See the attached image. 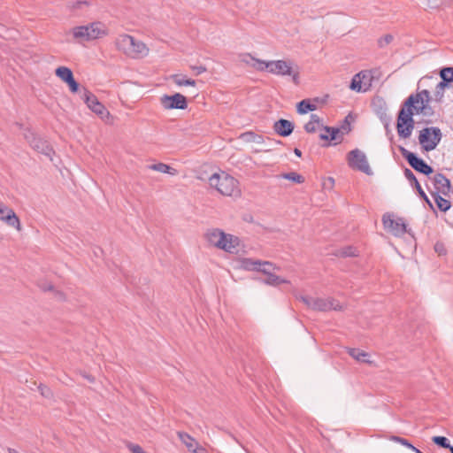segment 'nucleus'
<instances>
[{"instance_id": "nucleus-4", "label": "nucleus", "mask_w": 453, "mask_h": 453, "mask_svg": "<svg viewBox=\"0 0 453 453\" xmlns=\"http://www.w3.org/2000/svg\"><path fill=\"white\" fill-rule=\"evenodd\" d=\"M72 34L76 40L88 42L107 35L108 32L105 26L97 21L86 26L75 27L72 29Z\"/></svg>"}, {"instance_id": "nucleus-13", "label": "nucleus", "mask_w": 453, "mask_h": 453, "mask_svg": "<svg viewBox=\"0 0 453 453\" xmlns=\"http://www.w3.org/2000/svg\"><path fill=\"white\" fill-rule=\"evenodd\" d=\"M372 111L379 117L386 130L388 132L391 118L388 114V108L385 101L381 97H375L372 101Z\"/></svg>"}, {"instance_id": "nucleus-44", "label": "nucleus", "mask_w": 453, "mask_h": 453, "mask_svg": "<svg viewBox=\"0 0 453 453\" xmlns=\"http://www.w3.org/2000/svg\"><path fill=\"white\" fill-rule=\"evenodd\" d=\"M127 448L132 452V453H147L143 450V449L138 445L132 442H127L126 444Z\"/></svg>"}, {"instance_id": "nucleus-6", "label": "nucleus", "mask_w": 453, "mask_h": 453, "mask_svg": "<svg viewBox=\"0 0 453 453\" xmlns=\"http://www.w3.org/2000/svg\"><path fill=\"white\" fill-rule=\"evenodd\" d=\"M81 98L84 101L88 108L96 114L101 119L105 120L110 118V111L88 88H82L81 91Z\"/></svg>"}, {"instance_id": "nucleus-43", "label": "nucleus", "mask_w": 453, "mask_h": 453, "mask_svg": "<svg viewBox=\"0 0 453 453\" xmlns=\"http://www.w3.org/2000/svg\"><path fill=\"white\" fill-rule=\"evenodd\" d=\"M393 39L394 37L392 35H386L378 40V45L380 48H384L385 46L388 45L393 41Z\"/></svg>"}, {"instance_id": "nucleus-34", "label": "nucleus", "mask_w": 453, "mask_h": 453, "mask_svg": "<svg viewBox=\"0 0 453 453\" xmlns=\"http://www.w3.org/2000/svg\"><path fill=\"white\" fill-rule=\"evenodd\" d=\"M172 81L177 86H196V81L193 79H187L185 76L180 74H173L171 76Z\"/></svg>"}, {"instance_id": "nucleus-45", "label": "nucleus", "mask_w": 453, "mask_h": 453, "mask_svg": "<svg viewBox=\"0 0 453 453\" xmlns=\"http://www.w3.org/2000/svg\"><path fill=\"white\" fill-rule=\"evenodd\" d=\"M69 87V89L72 93H77L80 88V84L75 81L74 77H73L69 81L66 82Z\"/></svg>"}, {"instance_id": "nucleus-1", "label": "nucleus", "mask_w": 453, "mask_h": 453, "mask_svg": "<svg viewBox=\"0 0 453 453\" xmlns=\"http://www.w3.org/2000/svg\"><path fill=\"white\" fill-rule=\"evenodd\" d=\"M430 101L431 96L427 89L411 94L405 99L398 111L396 120L397 134L401 138L406 139L411 135L415 126V114L428 117L434 115V110L429 105Z\"/></svg>"}, {"instance_id": "nucleus-35", "label": "nucleus", "mask_w": 453, "mask_h": 453, "mask_svg": "<svg viewBox=\"0 0 453 453\" xmlns=\"http://www.w3.org/2000/svg\"><path fill=\"white\" fill-rule=\"evenodd\" d=\"M240 263L241 266L247 271H257L259 260L244 257L241 259Z\"/></svg>"}, {"instance_id": "nucleus-11", "label": "nucleus", "mask_w": 453, "mask_h": 453, "mask_svg": "<svg viewBox=\"0 0 453 453\" xmlns=\"http://www.w3.org/2000/svg\"><path fill=\"white\" fill-rule=\"evenodd\" d=\"M160 103L166 110H185L188 107L187 98L180 93H175L172 96L164 95L160 98Z\"/></svg>"}, {"instance_id": "nucleus-16", "label": "nucleus", "mask_w": 453, "mask_h": 453, "mask_svg": "<svg viewBox=\"0 0 453 453\" xmlns=\"http://www.w3.org/2000/svg\"><path fill=\"white\" fill-rule=\"evenodd\" d=\"M0 220L19 231L21 229L19 219L15 211L3 203H0Z\"/></svg>"}, {"instance_id": "nucleus-24", "label": "nucleus", "mask_w": 453, "mask_h": 453, "mask_svg": "<svg viewBox=\"0 0 453 453\" xmlns=\"http://www.w3.org/2000/svg\"><path fill=\"white\" fill-rule=\"evenodd\" d=\"M321 121L322 119L317 114H311L310 121L304 125V130L310 134L315 133L320 125L323 127Z\"/></svg>"}, {"instance_id": "nucleus-47", "label": "nucleus", "mask_w": 453, "mask_h": 453, "mask_svg": "<svg viewBox=\"0 0 453 453\" xmlns=\"http://www.w3.org/2000/svg\"><path fill=\"white\" fill-rule=\"evenodd\" d=\"M190 68L195 72L196 75H199L206 72V67L203 65H191Z\"/></svg>"}, {"instance_id": "nucleus-25", "label": "nucleus", "mask_w": 453, "mask_h": 453, "mask_svg": "<svg viewBox=\"0 0 453 453\" xmlns=\"http://www.w3.org/2000/svg\"><path fill=\"white\" fill-rule=\"evenodd\" d=\"M324 130L327 134H320L319 138L324 141H335L339 138L338 134L341 133V129L339 127H331L325 126L323 127Z\"/></svg>"}, {"instance_id": "nucleus-46", "label": "nucleus", "mask_w": 453, "mask_h": 453, "mask_svg": "<svg viewBox=\"0 0 453 453\" xmlns=\"http://www.w3.org/2000/svg\"><path fill=\"white\" fill-rule=\"evenodd\" d=\"M299 299L309 308L311 309L312 302L314 300L313 296H300Z\"/></svg>"}, {"instance_id": "nucleus-52", "label": "nucleus", "mask_w": 453, "mask_h": 453, "mask_svg": "<svg viewBox=\"0 0 453 453\" xmlns=\"http://www.w3.org/2000/svg\"><path fill=\"white\" fill-rule=\"evenodd\" d=\"M54 295H55L56 298H58V300L63 301L65 299L64 293L61 291L54 290Z\"/></svg>"}, {"instance_id": "nucleus-14", "label": "nucleus", "mask_w": 453, "mask_h": 453, "mask_svg": "<svg viewBox=\"0 0 453 453\" xmlns=\"http://www.w3.org/2000/svg\"><path fill=\"white\" fill-rule=\"evenodd\" d=\"M430 180L434 189V191H431L427 187L431 195L432 193L441 194L443 196H448L449 194L451 188L450 181L444 174L438 173L431 177Z\"/></svg>"}, {"instance_id": "nucleus-19", "label": "nucleus", "mask_w": 453, "mask_h": 453, "mask_svg": "<svg viewBox=\"0 0 453 453\" xmlns=\"http://www.w3.org/2000/svg\"><path fill=\"white\" fill-rule=\"evenodd\" d=\"M205 238L210 244L222 250L226 245V234L219 228H213L207 231Z\"/></svg>"}, {"instance_id": "nucleus-48", "label": "nucleus", "mask_w": 453, "mask_h": 453, "mask_svg": "<svg viewBox=\"0 0 453 453\" xmlns=\"http://www.w3.org/2000/svg\"><path fill=\"white\" fill-rule=\"evenodd\" d=\"M39 287L41 288L42 290H43L45 292L46 291H54V286L49 282L41 283L39 285Z\"/></svg>"}, {"instance_id": "nucleus-29", "label": "nucleus", "mask_w": 453, "mask_h": 453, "mask_svg": "<svg viewBox=\"0 0 453 453\" xmlns=\"http://www.w3.org/2000/svg\"><path fill=\"white\" fill-rule=\"evenodd\" d=\"M148 168L153 171L168 173L171 175H175L177 173L176 169L164 163L153 164L149 165Z\"/></svg>"}, {"instance_id": "nucleus-3", "label": "nucleus", "mask_w": 453, "mask_h": 453, "mask_svg": "<svg viewBox=\"0 0 453 453\" xmlns=\"http://www.w3.org/2000/svg\"><path fill=\"white\" fill-rule=\"evenodd\" d=\"M115 44L119 50L132 58H141L149 53V48L143 42L135 40L129 35H119Z\"/></svg>"}, {"instance_id": "nucleus-56", "label": "nucleus", "mask_w": 453, "mask_h": 453, "mask_svg": "<svg viewBox=\"0 0 453 453\" xmlns=\"http://www.w3.org/2000/svg\"><path fill=\"white\" fill-rule=\"evenodd\" d=\"M447 449H449L450 453H453V446H451V445L449 444V448H447Z\"/></svg>"}, {"instance_id": "nucleus-20", "label": "nucleus", "mask_w": 453, "mask_h": 453, "mask_svg": "<svg viewBox=\"0 0 453 453\" xmlns=\"http://www.w3.org/2000/svg\"><path fill=\"white\" fill-rule=\"evenodd\" d=\"M294 127L293 122L284 119L277 120L273 125L275 133L283 137L289 136L293 133Z\"/></svg>"}, {"instance_id": "nucleus-40", "label": "nucleus", "mask_w": 453, "mask_h": 453, "mask_svg": "<svg viewBox=\"0 0 453 453\" xmlns=\"http://www.w3.org/2000/svg\"><path fill=\"white\" fill-rule=\"evenodd\" d=\"M432 441L434 444H436L437 446H439L441 448H443V449L449 448V441L444 436H434L432 438Z\"/></svg>"}, {"instance_id": "nucleus-51", "label": "nucleus", "mask_w": 453, "mask_h": 453, "mask_svg": "<svg viewBox=\"0 0 453 453\" xmlns=\"http://www.w3.org/2000/svg\"><path fill=\"white\" fill-rule=\"evenodd\" d=\"M190 452L192 453H206L205 449L200 447L199 444H196V448H194Z\"/></svg>"}, {"instance_id": "nucleus-32", "label": "nucleus", "mask_w": 453, "mask_h": 453, "mask_svg": "<svg viewBox=\"0 0 453 453\" xmlns=\"http://www.w3.org/2000/svg\"><path fill=\"white\" fill-rule=\"evenodd\" d=\"M266 276V279L263 280L262 282L269 286L276 287L281 283H289L288 280L282 279L273 273L267 274Z\"/></svg>"}, {"instance_id": "nucleus-10", "label": "nucleus", "mask_w": 453, "mask_h": 453, "mask_svg": "<svg viewBox=\"0 0 453 453\" xmlns=\"http://www.w3.org/2000/svg\"><path fill=\"white\" fill-rule=\"evenodd\" d=\"M384 228L396 237L403 236L407 232V225L403 218L395 219L393 213L387 212L382 216Z\"/></svg>"}, {"instance_id": "nucleus-8", "label": "nucleus", "mask_w": 453, "mask_h": 453, "mask_svg": "<svg viewBox=\"0 0 453 453\" xmlns=\"http://www.w3.org/2000/svg\"><path fill=\"white\" fill-rule=\"evenodd\" d=\"M25 139L29 143L30 147L46 157H48L50 160H52V157L55 154L54 150L50 145L48 141L42 139L40 136H37L35 133L31 131H27L24 134Z\"/></svg>"}, {"instance_id": "nucleus-9", "label": "nucleus", "mask_w": 453, "mask_h": 453, "mask_svg": "<svg viewBox=\"0 0 453 453\" xmlns=\"http://www.w3.org/2000/svg\"><path fill=\"white\" fill-rule=\"evenodd\" d=\"M348 164L350 168L367 175H372L373 173L365 154L358 149L352 150L348 153Z\"/></svg>"}, {"instance_id": "nucleus-26", "label": "nucleus", "mask_w": 453, "mask_h": 453, "mask_svg": "<svg viewBox=\"0 0 453 453\" xmlns=\"http://www.w3.org/2000/svg\"><path fill=\"white\" fill-rule=\"evenodd\" d=\"M431 196L434 197L436 206L441 211L446 212L447 211H449L450 209V207H451L450 202L449 200L443 198L441 196V194L432 193Z\"/></svg>"}, {"instance_id": "nucleus-55", "label": "nucleus", "mask_w": 453, "mask_h": 453, "mask_svg": "<svg viewBox=\"0 0 453 453\" xmlns=\"http://www.w3.org/2000/svg\"><path fill=\"white\" fill-rule=\"evenodd\" d=\"M7 452L8 453H19L18 450L12 449V448H7Z\"/></svg>"}, {"instance_id": "nucleus-42", "label": "nucleus", "mask_w": 453, "mask_h": 453, "mask_svg": "<svg viewBox=\"0 0 453 453\" xmlns=\"http://www.w3.org/2000/svg\"><path fill=\"white\" fill-rule=\"evenodd\" d=\"M38 390L40 391L41 395L45 398H51L53 396L51 389L46 385L40 384L38 386Z\"/></svg>"}, {"instance_id": "nucleus-54", "label": "nucleus", "mask_w": 453, "mask_h": 453, "mask_svg": "<svg viewBox=\"0 0 453 453\" xmlns=\"http://www.w3.org/2000/svg\"><path fill=\"white\" fill-rule=\"evenodd\" d=\"M294 153L299 157L302 156V151L297 148L294 150Z\"/></svg>"}, {"instance_id": "nucleus-50", "label": "nucleus", "mask_w": 453, "mask_h": 453, "mask_svg": "<svg viewBox=\"0 0 453 453\" xmlns=\"http://www.w3.org/2000/svg\"><path fill=\"white\" fill-rule=\"evenodd\" d=\"M292 77V81L295 84H299V73L292 69V73L289 75Z\"/></svg>"}, {"instance_id": "nucleus-36", "label": "nucleus", "mask_w": 453, "mask_h": 453, "mask_svg": "<svg viewBox=\"0 0 453 453\" xmlns=\"http://www.w3.org/2000/svg\"><path fill=\"white\" fill-rule=\"evenodd\" d=\"M389 439L395 442H398V443L411 449L413 452L423 453L418 449H417L415 446H413L408 440H406L403 437L392 435V436H390Z\"/></svg>"}, {"instance_id": "nucleus-41", "label": "nucleus", "mask_w": 453, "mask_h": 453, "mask_svg": "<svg viewBox=\"0 0 453 453\" xmlns=\"http://www.w3.org/2000/svg\"><path fill=\"white\" fill-rule=\"evenodd\" d=\"M339 255L343 257H356L357 250L354 247L348 246V247L342 248L339 251Z\"/></svg>"}, {"instance_id": "nucleus-28", "label": "nucleus", "mask_w": 453, "mask_h": 453, "mask_svg": "<svg viewBox=\"0 0 453 453\" xmlns=\"http://www.w3.org/2000/svg\"><path fill=\"white\" fill-rule=\"evenodd\" d=\"M316 109V104H311L309 99H303L296 104V111L299 114H306L307 112L315 111Z\"/></svg>"}, {"instance_id": "nucleus-38", "label": "nucleus", "mask_w": 453, "mask_h": 453, "mask_svg": "<svg viewBox=\"0 0 453 453\" xmlns=\"http://www.w3.org/2000/svg\"><path fill=\"white\" fill-rule=\"evenodd\" d=\"M353 119L351 114H348L344 120L342 121L341 127H339L341 130V134H342V136L343 134H348L349 132H350L351 130V127H350V121Z\"/></svg>"}, {"instance_id": "nucleus-12", "label": "nucleus", "mask_w": 453, "mask_h": 453, "mask_svg": "<svg viewBox=\"0 0 453 453\" xmlns=\"http://www.w3.org/2000/svg\"><path fill=\"white\" fill-rule=\"evenodd\" d=\"M441 81L436 85L434 97L437 102H441L444 96V89L449 83L453 82V67H443L440 71Z\"/></svg>"}, {"instance_id": "nucleus-7", "label": "nucleus", "mask_w": 453, "mask_h": 453, "mask_svg": "<svg viewBox=\"0 0 453 453\" xmlns=\"http://www.w3.org/2000/svg\"><path fill=\"white\" fill-rule=\"evenodd\" d=\"M399 150L408 164L418 173L426 176L434 173V168L414 152L409 151L403 146L399 147Z\"/></svg>"}, {"instance_id": "nucleus-33", "label": "nucleus", "mask_w": 453, "mask_h": 453, "mask_svg": "<svg viewBox=\"0 0 453 453\" xmlns=\"http://www.w3.org/2000/svg\"><path fill=\"white\" fill-rule=\"evenodd\" d=\"M247 57H249L254 63L252 64V66L257 70V71H267L270 70V61H265L258 58H256L252 57L250 54H247Z\"/></svg>"}, {"instance_id": "nucleus-15", "label": "nucleus", "mask_w": 453, "mask_h": 453, "mask_svg": "<svg viewBox=\"0 0 453 453\" xmlns=\"http://www.w3.org/2000/svg\"><path fill=\"white\" fill-rule=\"evenodd\" d=\"M312 310L318 311H342V306L335 299L314 297Z\"/></svg>"}, {"instance_id": "nucleus-49", "label": "nucleus", "mask_w": 453, "mask_h": 453, "mask_svg": "<svg viewBox=\"0 0 453 453\" xmlns=\"http://www.w3.org/2000/svg\"><path fill=\"white\" fill-rule=\"evenodd\" d=\"M82 5H89V3L87 1H75L72 4V8L78 9L81 8Z\"/></svg>"}, {"instance_id": "nucleus-22", "label": "nucleus", "mask_w": 453, "mask_h": 453, "mask_svg": "<svg viewBox=\"0 0 453 453\" xmlns=\"http://www.w3.org/2000/svg\"><path fill=\"white\" fill-rule=\"evenodd\" d=\"M240 239L233 234H226V245L222 247V250L231 253L237 254L239 252Z\"/></svg>"}, {"instance_id": "nucleus-27", "label": "nucleus", "mask_w": 453, "mask_h": 453, "mask_svg": "<svg viewBox=\"0 0 453 453\" xmlns=\"http://www.w3.org/2000/svg\"><path fill=\"white\" fill-rule=\"evenodd\" d=\"M179 439L187 447L188 451H191L194 448H196L197 441L185 432L177 433Z\"/></svg>"}, {"instance_id": "nucleus-57", "label": "nucleus", "mask_w": 453, "mask_h": 453, "mask_svg": "<svg viewBox=\"0 0 453 453\" xmlns=\"http://www.w3.org/2000/svg\"><path fill=\"white\" fill-rule=\"evenodd\" d=\"M329 180L332 181V183H334V179L333 178H329Z\"/></svg>"}, {"instance_id": "nucleus-23", "label": "nucleus", "mask_w": 453, "mask_h": 453, "mask_svg": "<svg viewBox=\"0 0 453 453\" xmlns=\"http://www.w3.org/2000/svg\"><path fill=\"white\" fill-rule=\"evenodd\" d=\"M347 352L350 357H352L357 361H359L362 363H370V361L367 359V357H369V354L360 349L348 348Z\"/></svg>"}, {"instance_id": "nucleus-2", "label": "nucleus", "mask_w": 453, "mask_h": 453, "mask_svg": "<svg viewBox=\"0 0 453 453\" xmlns=\"http://www.w3.org/2000/svg\"><path fill=\"white\" fill-rule=\"evenodd\" d=\"M209 184L223 196H239L241 195L239 181L225 172L212 174L209 178Z\"/></svg>"}, {"instance_id": "nucleus-18", "label": "nucleus", "mask_w": 453, "mask_h": 453, "mask_svg": "<svg viewBox=\"0 0 453 453\" xmlns=\"http://www.w3.org/2000/svg\"><path fill=\"white\" fill-rule=\"evenodd\" d=\"M292 61L271 60L269 73L280 76L290 75L292 73Z\"/></svg>"}, {"instance_id": "nucleus-30", "label": "nucleus", "mask_w": 453, "mask_h": 453, "mask_svg": "<svg viewBox=\"0 0 453 453\" xmlns=\"http://www.w3.org/2000/svg\"><path fill=\"white\" fill-rule=\"evenodd\" d=\"M55 74L57 77L61 79L64 82L69 81L73 77V71L66 66H59L55 70Z\"/></svg>"}, {"instance_id": "nucleus-31", "label": "nucleus", "mask_w": 453, "mask_h": 453, "mask_svg": "<svg viewBox=\"0 0 453 453\" xmlns=\"http://www.w3.org/2000/svg\"><path fill=\"white\" fill-rule=\"evenodd\" d=\"M275 270L279 271L280 267L276 266L272 262L259 260V264H258L257 272H261L262 273L267 275Z\"/></svg>"}, {"instance_id": "nucleus-5", "label": "nucleus", "mask_w": 453, "mask_h": 453, "mask_svg": "<svg viewBox=\"0 0 453 453\" xmlns=\"http://www.w3.org/2000/svg\"><path fill=\"white\" fill-rule=\"evenodd\" d=\"M442 133L437 127H425L419 131L418 142L424 151L434 150L440 143Z\"/></svg>"}, {"instance_id": "nucleus-21", "label": "nucleus", "mask_w": 453, "mask_h": 453, "mask_svg": "<svg viewBox=\"0 0 453 453\" xmlns=\"http://www.w3.org/2000/svg\"><path fill=\"white\" fill-rule=\"evenodd\" d=\"M367 76V73L364 71L355 74L351 79L349 88L356 92H365L366 90H368L370 84L366 86V84L364 83V85L365 86L364 88L362 86L364 79L366 78Z\"/></svg>"}, {"instance_id": "nucleus-37", "label": "nucleus", "mask_w": 453, "mask_h": 453, "mask_svg": "<svg viewBox=\"0 0 453 453\" xmlns=\"http://www.w3.org/2000/svg\"><path fill=\"white\" fill-rule=\"evenodd\" d=\"M280 177H281L282 179L298 183V184L304 182V178L301 174H299L296 172L282 173Z\"/></svg>"}, {"instance_id": "nucleus-53", "label": "nucleus", "mask_w": 453, "mask_h": 453, "mask_svg": "<svg viewBox=\"0 0 453 453\" xmlns=\"http://www.w3.org/2000/svg\"><path fill=\"white\" fill-rule=\"evenodd\" d=\"M83 377L85 379H87L90 382H94L95 381V378L93 376H91V375L84 374Z\"/></svg>"}, {"instance_id": "nucleus-39", "label": "nucleus", "mask_w": 453, "mask_h": 453, "mask_svg": "<svg viewBox=\"0 0 453 453\" xmlns=\"http://www.w3.org/2000/svg\"><path fill=\"white\" fill-rule=\"evenodd\" d=\"M242 136L245 141L251 142H261L263 140L261 135H257L253 132H246Z\"/></svg>"}, {"instance_id": "nucleus-17", "label": "nucleus", "mask_w": 453, "mask_h": 453, "mask_svg": "<svg viewBox=\"0 0 453 453\" xmlns=\"http://www.w3.org/2000/svg\"><path fill=\"white\" fill-rule=\"evenodd\" d=\"M404 177L409 180L411 186L414 187L418 194L419 197L428 205V207L434 211V206L423 190L416 176L409 168H405L403 171Z\"/></svg>"}]
</instances>
